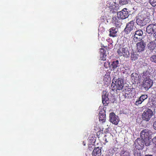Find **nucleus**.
Here are the masks:
<instances>
[{
    "mask_svg": "<svg viewBox=\"0 0 156 156\" xmlns=\"http://www.w3.org/2000/svg\"><path fill=\"white\" fill-rule=\"evenodd\" d=\"M115 100V98L114 96L112 95V101L114 102Z\"/></svg>",
    "mask_w": 156,
    "mask_h": 156,
    "instance_id": "37",
    "label": "nucleus"
},
{
    "mask_svg": "<svg viewBox=\"0 0 156 156\" xmlns=\"http://www.w3.org/2000/svg\"><path fill=\"white\" fill-rule=\"evenodd\" d=\"M123 95L125 98L129 99L133 98L136 94V91L133 88H126L124 90Z\"/></svg>",
    "mask_w": 156,
    "mask_h": 156,
    "instance_id": "4",
    "label": "nucleus"
},
{
    "mask_svg": "<svg viewBox=\"0 0 156 156\" xmlns=\"http://www.w3.org/2000/svg\"><path fill=\"white\" fill-rule=\"evenodd\" d=\"M105 109L104 108L101 109L99 114V119L100 122L103 123L105 121L106 119Z\"/></svg>",
    "mask_w": 156,
    "mask_h": 156,
    "instance_id": "14",
    "label": "nucleus"
},
{
    "mask_svg": "<svg viewBox=\"0 0 156 156\" xmlns=\"http://www.w3.org/2000/svg\"><path fill=\"white\" fill-rule=\"evenodd\" d=\"M131 77L132 82L133 84H137L139 82L140 80L138 74L133 73L131 74Z\"/></svg>",
    "mask_w": 156,
    "mask_h": 156,
    "instance_id": "15",
    "label": "nucleus"
},
{
    "mask_svg": "<svg viewBox=\"0 0 156 156\" xmlns=\"http://www.w3.org/2000/svg\"><path fill=\"white\" fill-rule=\"evenodd\" d=\"M153 125L154 129L156 130V121L154 122Z\"/></svg>",
    "mask_w": 156,
    "mask_h": 156,
    "instance_id": "36",
    "label": "nucleus"
},
{
    "mask_svg": "<svg viewBox=\"0 0 156 156\" xmlns=\"http://www.w3.org/2000/svg\"><path fill=\"white\" fill-rule=\"evenodd\" d=\"M93 140H92V144H89L88 146V150H89L90 151H92V150H93V149L94 148L95 149V146L93 144H94L95 143V140L94 139H93Z\"/></svg>",
    "mask_w": 156,
    "mask_h": 156,
    "instance_id": "25",
    "label": "nucleus"
},
{
    "mask_svg": "<svg viewBox=\"0 0 156 156\" xmlns=\"http://www.w3.org/2000/svg\"><path fill=\"white\" fill-rule=\"evenodd\" d=\"M153 115L152 110L150 109H146L142 115V119L143 120L146 121H149Z\"/></svg>",
    "mask_w": 156,
    "mask_h": 156,
    "instance_id": "6",
    "label": "nucleus"
},
{
    "mask_svg": "<svg viewBox=\"0 0 156 156\" xmlns=\"http://www.w3.org/2000/svg\"><path fill=\"white\" fill-rule=\"evenodd\" d=\"M146 44L144 41H142L136 44V51L138 52H141L145 50Z\"/></svg>",
    "mask_w": 156,
    "mask_h": 156,
    "instance_id": "11",
    "label": "nucleus"
},
{
    "mask_svg": "<svg viewBox=\"0 0 156 156\" xmlns=\"http://www.w3.org/2000/svg\"><path fill=\"white\" fill-rule=\"evenodd\" d=\"M154 39L156 41V33L153 34Z\"/></svg>",
    "mask_w": 156,
    "mask_h": 156,
    "instance_id": "38",
    "label": "nucleus"
},
{
    "mask_svg": "<svg viewBox=\"0 0 156 156\" xmlns=\"http://www.w3.org/2000/svg\"><path fill=\"white\" fill-rule=\"evenodd\" d=\"M137 144L138 145L140 146L141 148H142L144 146V142L143 140L139 139L137 141Z\"/></svg>",
    "mask_w": 156,
    "mask_h": 156,
    "instance_id": "27",
    "label": "nucleus"
},
{
    "mask_svg": "<svg viewBox=\"0 0 156 156\" xmlns=\"http://www.w3.org/2000/svg\"><path fill=\"white\" fill-rule=\"evenodd\" d=\"M128 0H119V3L121 5L126 4L128 2Z\"/></svg>",
    "mask_w": 156,
    "mask_h": 156,
    "instance_id": "29",
    "label": "nucleus"
},
{
    "mask_svg": "<svg viewBox=\"0 0 156 156\" xmlns=\"http://www.w3.org/2000/svg\"><path fill=\"white\" fill-rule=\"evenodd\" d=\"M156 47V44L154 41H151L147 44L148 48L151 51H153Z\"/></svg>",
    "mask_w": 156,
    "mask_h": 156,
    "instance_id": "21",
    "label": "nucleus"
},
{
    "mask_svg": "<svg viewBox=\"0 0 156 156\" xmlns=\"http://www.w3.org/2000/svg\"><path fill=\"white\" fill-rule=\"evenodd\" d=\"M146 31L149 34L152 35L156 33V23L151 24L146 28Z\"/></svg>",
    "mask_w": 156,
    "mask_h": 156,
    "instance_id": "13",
    "label": "nucleus"
},
{
    "mask_svg": "<svg viewBox=\"0 0 156 156\" xmlns=\"http://www.w3.org/2000/svg\"><path fill=\"white\" fill-rule=\"evenodd\" d=\"M149 2L153 6H156V0H149Z\"/></svg>",
    "mask_w": 156,
    "mask_h": 156,
    "instance_id": "30",
    "label": "nucleus"
},
{
    "mask_svg": "<svg viewBox=\"0 0 156 156\" xmlns=\"http://www.w3.org/2000/svg\"><path fill=\"white\" fill-rule=\"evenodd\" d=\"M101 147H97L95 148L92 152V156H101Z\"/></svg>",
    "mask_w": 156,
    "mask_h": 156,
    "instance_id": "18",
    "label": "nucleus"
},
{
    "mask_svg": "<svg viewBox=\"0 0 156 156\" xmlns=\"http://www.w3.org/2000/svg\"><path fill=\"white\" fill-rule=\"evenodd\" d=\"M152 134V133L151 131L144 129L142 130L140 133V137L142 139L151 138V136Z\"/></svg>",
    "mask_w": 156,
    "mask_h": 156,
    "instance_id": "9",
    "label": "nucleus"
},
{
    "mask_svg": "<svg viewBox=\"0 0 156 156\" xmlns=\"http://www.w3.org/2000/svg\"><path fill=\"white\" fill-rule=\"evenodd\" d=\"M108 62V64L109 67L110 68L112 67V68L111 69L112 70H114L116 68L119 66V61L117 60L113 61L111 65L110 64V62Z\"/></svg>",
    "mask_w": 156,
    "mask_h": 156,
    "instance_id": "19",
    "label": "nucleus"
},
{
    "mask_svg": "<svg viewBox=\"0 0 156 156\" xmlns=\"http://www.w3.org/2000/svg\"><path fill=\"white\" fill-rule=\"evenodd\" d=\"M138 55L134 52L131 53V59L132 61H135L137 60L138 57Z\"/></svg>",
    "mask_w": 156,
    "mask_h": 156,
    "instance_id": "24",
    "label": "nucleus"
},
{
    "mask_svg": "<svg viewBox=\"0 0 156 156\" xmlns=\"http://www.w3.org/2000/svg\"><path fill=\"white\" fill-rule=\"evenodd\" d=\"M151 139V138H147L143 139L144 143L146 146H148L150 145L151 142V140H150V139Z\"/></svg>",
    "mask_w": 156,
    "mask_h": 156,
    "instance_id": "26",
    "label": "nucleus"
},
{
    "mask_svg": "<svg viewBox=\"0 0 156 156\" xmlns=\"http://www.w3.org/2000/svg\"><path fill=\"white\" fill-rule=\"evenodd\" d=\"M109 121L112 124L117 125L119 122V119L118 116L116 115L113 112H112L109 114Z\"/></svg>",
    "mask_w": 156,
    "mask_h": 156,
    "instance_id": "10",
    "label": "nucleus"
},
{
    "mask_svg": "<svg viewBox=\"0 0 156 156\" xmlns=\"http://www.w3.org/2000/svg\"><path fill=\"white\" fill-rule=\"evenodd\" d=\"M100 59L102 60L105 61L106 60V51L102 48H101L100 50Z\"/></svg>",
    "mask_w": 156,
    "mask_h": 156,
    "instance_id": "20",
    "label": "nucleus"
},
{
    "mask_svg": "<svg viewBox=\"0 0 156 156\" xmlns=\"http://www.w3.org/2000/svg\"><path fill=\"white\" fill-rule=\"evenodd\" d=\"M150 60L152 62L156 63V55L152 56L150 58Z\"/></svg>",
    "mask_w": 156,
    "mask_h": 156,
    "instance_id": "31",
    "label": "nucleus"
},
{
    "mask_svg": "<svg viewBox=\"0 0 156 156\" xmlns=\"http://www.w3.org/2000/svg\"><path fill=\"white\" fill-rule=\"evenodd\" d=\"M117 29L115 28L112 27L109 29V35L110 37H115L116 36Z\"/></svg>",
    "mask_w": 156,
    "mask_h": 156,
    "instance_id": "22",
    "label": "nucleus"
},
{
    "mask_svg": "<svg viewBox=\"0 0 156 156\" xmlns=\"http://www.w3.org/2000/svg\"><path fill=\"white\" fill-rule=\"evenodd\" d=\"M83 146H85L86 144H85V142L84 141H83Z\"/></svg>",
    "mask_w": 156,
    "mask_h": 156,
    "instance_id": "39",
    "label": "nucleus"
},
{
    "mask_svg": "<svg viewBox=\"0 0 156 156\" xmlns=\"http://www.w3.org/2000/svg\"><path fill=\"white\" fill-rule=\"evenodd\" d=\"M152 141L154 144H156V136L153 139Z\"/></svg>",
    "mask_w": 156,
    "mask_h": 156,
    "instance_id": "34",
    "label": "nucleus"
},
{
    "mask_svg": "<svg viewBox=\"0 0 156 156\" xmlns=\"http://www.w3.org/2000/svg\"><path fill=\"white\" fill-rule=\"evenodd\" d=\"M150 105H151V107L153 108L156 107V100H152L150 102Z\"/></svg>",
    "mask_w": 156,
    "mask_h": 156,
    "instance_id": "28",
    "label": "nucleus"
},
{
    "mask_svg": "<svg viewBox=\"0 0 156 156\" xmlns=\"http://www.w3.org/2000/svg\"><path fill=\"white\" fill-rule=\"evenodd\" d=\"M124 81L122 79L118 78L115 79L114 78L112 80V82L111 86V89L112 91L122 90L124 87Z\"/></svg>",
    "mask_w": 156,
    "mask_h": 156,
    "instance_id": "2",
    "label": "nucleus"
},
{
    "mask_svg": "<svg viewBox=\"0 0 156 156\" xmlns=\"http://www.w3.org/2000/svg\"><path fill=\"white\" fill-rule=\"evenodd\" d=\"M147 13V12L146 11L142 12L136 17V23L140 26L143 27L146 24V19H148Z\"/></svg>",
    "mask_w": 156,
    "mask_h": 156,
    "instance_id": "3",
    "label": "nucleus"
},
{
    "mask_svg": "<svg viewBox=\"0 0 156 156\" xmlns=\"http://www.w3.org/2000/svg\"><path fill=\"white\" fill-rule=\"evenodd\" d=\"M147 98L148 96L146 94L141 95L136 101L135 105L137 106L138 105H139L141 104L144 100L147 99Z\"/></svg>",
    "mask_w": 156,
    "mask_h": 156,
    "instance_id": "17",
    "label": "nucleus"
},
{
    "mask_svg": "<svg viewBox=\"0 0 156 156\" xmlns=\"http://www.w3.org/2000/svg\"><path fill=\"white\" fill-rule=\"evenodd\" d=\"M102 99L103 105L105 106L107 105L109 102V99L106 94V91H104L102 92Z\"/></svg>",
    "mask_w": 156,
    "mask_h": 156,
    "instance_id": "16",
    "label": "nucleus"
},
{
    "mask_svg": "<svg viewBox=\"0 0 156 156\" xmlns=\"http://www.w3.org/2000/svg\"><path fill=\"white\" fill-rule=\"evenodd\" d=\"M134 156H144L141 153H138L137 152H135L134 154Z\"/></svg>",
    "mask_w": 156,
    "mask_h": 156,
    "instance_id": "33",
    "label": "nucleus"
},
{
    "mask_svg": "<svg viewBox=\"0 0 156 156\" xmlns=\"http://www.w3.org/2000/svg\"><path fill=\"white\" fill-rule=\"evenodd\" d=\"M122 72L123 73L127 74V72H126V69H122Z\"/></svg>",
    "mask_w": 156,
    "mask_h": 156,
    "instance_id": "35",
    "label": "nucleus"
},
{
    "mask_svg": "<svg viewBox=\"0 0 156 156\" xmlns=\"http://www.w3.org/2000/svg\"><path fill=\"white\" fill-rule=\"evenodd\" d=\"M117 52L118 55L119 56H123L126 58L129 57V55L128 48L124 46H120Z\"/></svg>",
    "mask_w": 156,
    "mask_h": 156,
    "instance_id": "5",
    "label": "nucleus"
},
{
    "mask_svg": "<svg viewBox=\"0 0 156 156\" xmlns=\"http://www.w3.org/2000/svg\"><path fill=\"white\" fill-rule=\"evenodd\" d=\"M120 156H130V153L128 151L125 150L124 149L122 150L120 152Z\"/></svg>",
    "mask_w": 156,
    "mask_h": 156,
    "instance_id": "23",
    "label": "nucleus"
},
{
    "mask_svg": "<svg viewBox=\"0 0 156 156\" xmlns=\"http://www.w3.org/2000/svg\"><path fill=\"white\" fill-rule=\"evenodd\" d=\"M151 76L156 80V70H154L151 74H150Z\"/></svg>",
    "mask_w": 156,
    "mask_h": 156,
    "instance_id": "32",
    "label": "nucleus"
},
{
    "mask_svg": "<svg viewBox=\"0 0 156 156\" xmlns=\"http://www.w3.org/2000/svg\"><path fill=\"white\" fill-rule=\"evenodd\" d=\"M145 156H152V155H146Z\"/></svg>",
    "mask_w": 156,
    "mask_h": 156,
    "instance_id": "40",
    "label": "nucleus"
},
{
    "mask_svg": "<svg viewBox=\"0 0 156 156\" xmlns=\"http://www.w3.org/2000/svg\"><path fill=\"white\" fill-rule=\"evenodd\" d=\"M134 22L133 20L130 21L128 23L124 29V32L126 34H129L132 30L134 27Z\"/></svg>",
    "mask_w": 156,
    "mask_h": 156,
    "instance_id": "12",
    "label": "nucleus"
},
{
    "mask_svg": "<svg viewBox=\"0 0 156 156\" xmlns=\"http://www.w3.org/2000/svg\"><path fill=\"white\" fill-rule=\"evenodd\" d=\"M105 141L106 142H107L108 141H107V140H106V139H105Z\"/></svg>",
    "mask_w": 156,
    "mask_h": 156,
    "instance_id": "42",
    "label": "nucleus"
},
{
    "mask_svg": "<svg viewBox=\"0 0 156 156\" xmlns=\"http://www.w3.org/2000/svg\"><path fill=\"white\" fill-rule=\"evenodd\" d=\"M106 76V75H105V76Z\"/></svg>",
    "mask_w": 156,
    "mask_h": 156,
    "instance_id": "43",
    "label": "nucleus"
},
{
    "mask_svg": "<svg viewBox=\"0 0 156 156\" xmlns=\"http://www.w3.org/2000/svg\"><path fill=\"white\" fill-rule=\"evenodd\" d=\"M141 78L143 80L142 86L146 90H148L152 86L153 82L150 78V73L149 71H144L141 74Z\"/></svg>",
    "mask_w": 156,
    "mask_h": 156,
    "instance_id": "1",
    "label": "nucleus"
},
{
    "mask_svg": "<svg viewBox=\"0 0 156 156\" xmlns=\"http://www.w3.org/2000/svg\"><path fill=\"white\" fill-rule=\"evenodd\" d=\"M109 7H110V9H111L112 10L113 9V8L112 7V6H109Z\"/></svg>",
    "mask_w": 156,
    "mask_h": 156,
    "instance_id": "41",
    "label": "nucleus"
},
{
    "mask_svg": "<svg viewBox=\"0 0 156 156\" xmlns=\"http://www.w3.org/2000/svg\"><path fill=\"white\" fill-rule=\"evenodd\" d=\"M143 34V32L141 30L139 29L136 31L133 34V39L134 41L135 42H137L141 40Z\"/></svg>",
    "mask_w": 156,
    "mask_h": 156,
    "instance_id": "7",
    "label": "nucleus"
},
{
    "mask_svg": "<svg viewBox=\"0 0 156 156\" xmlns=\"http://www.w3.org/2000/svg\"><path fill=\"white\" fill-rule=\"evenodd\" d=\"M117 16L119 19L124 20L129 16V12L126 8L123 9L122 11L117 12Z\"/></svg>",
    "mask_w": 156,
    "mask_h": 156,
    "instance_id": "8",
    "label": "nucleus"
}]
</instances>
